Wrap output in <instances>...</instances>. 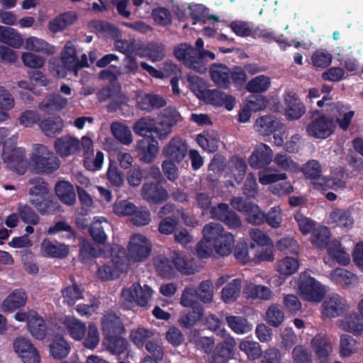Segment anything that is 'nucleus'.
I'll list each match as a JSON object with an SVG mask.
<instances>
[{"label":"nucleus","instance_id":"58836bf2","mask_svg":"<svg viewBox=\"0 0 363 363\" xmlns=\"http://www.w3.org/2000/svg\"><path fill=\"white\" fill-rule=\"evenodd\" d=\"M280 125L277 118L272 115H266L257 118L255 123L257 130L263 135H270L274 133Z\"/></svg>","mask_w":363,"mask_h":363},{"label":"nucleus","instance_id":"423d86ee","mask_svg":"<svg viewBox=\"0 0 363 363\" xmlns=\"http://www.w3.org/2000/svg\"><path fill=\"white\" fill-rule=\"evenodd\" d=\"M55 150L61 157H68L76 153L81 148L84 152V166L87 169L91 167L89 161V151L91 147V139L88 136L82 138V141L71 135H65L57 138L55 142Z\"/></svg>","mask_w":363,"mask_h":363},{"label":"nucleus","instance_id":"2f4dec72","mask_svg":"<svg viewBox=\"0 0 363 363\" xmlns=\"http://www.w3.org/2000/svg\"><path fill=\"white\" fill-rule=\"evenodd\" d=\"M24 48L32 52H40L47 55H54L57 52L55 45L50 44L43 38L29 36L23 40Z\"/></svg>","mask_w":363,"mask_h":363},{"label":"nucleus","instance_id":"4c0bfd02","mask_svg":"<svg viewBox=\"0 0 363 363\" xmlns=\"http://www.w3.org/2000/svg\"><path fill=\"white\" fill-rule=\"evenodd\" d=\"M340 328L346 332L359 336L363 332V323L357 313H352L341 320Z\"/></svg>","mask_w":363,"mask_h":363},{"label":"nucleus","instance_id":"3c124183","mask_svg":"<svg viewBox=\"0 0 363 363\" xmlns=\"http://www.w3.org/2000/svg\"><path fill=\"white\" fill-rule=\"evenodd\" d=\"M270 84L269 77L265 75H259L248 82L246 89L252 94L263 93L269 89Z\"/></svg>","mask_w":363,"mask_h":363},{"label":"nucleus","instance_id":"473e14b6","mask_svg":"<svg viewBox=\"0 0 363 363\" xmlns=\"http://www.w3.org/2000/svg\"><path fill=\"white\" fill-rule=\"evenodd\" d=\"M27 294L23 289H16L4 299L1 310L4 312H11L23 306L27 301Z\"/></svg>","mask_w":363,"mask_h":363},{"label":"nucleus","instance_id":"a19ab883","mask_svg":"<svg viewBox=\"0 0 363 363\" xmlns=\"http://www.w3.org/2000/svg\"><path fill=\"white\" fill-rule=\"evenodd\" d=\"M225 321L228 327L237 334H245L252 329V325L249 323L247 318L238 315H227Z\"/></svg>","mask_w":363,"mask_h":363},{"label":"nucleus","instance_id":"5701e85b","mask_svg":"<svg viewBox=\"0 0 363 363\" xmlns=\"http://www.w3.org/2000/svg\"><path fill=\"white\" fill-rule=\"evenodd\" d=\"M13 348L24 363H40V357L36 348L23 337L13 342Z\"/></svg>","mask_w":363,"mask_h":363},{"label":"nucleus","instance_id":"69168bd1","mask_svg":"<svg viewBox=\"0 0 363 363\" xmlns=\"http://www.w3.org/2000/svg\"><path fill=\"white\" fill-rule=\"evenodd\" d=\"M285 173H278L277 170L272 171L270 169H264L259 172V181L263 185L277 184L279 181L286 179Z\"/></svg>","mask_w":363,"mask_h":363},{"label":"nucleus","instance_id":"f257e3e1","mask_svg":"<svg viewBox=\"0 0 363 363\" xmlns=\"http://www.w3.org/2000/svg\"><path fill=\"white\" fill-rule=\"evenodd\" d=\"M208 72L213 84L222 89H230L232 84L235 86H241L247 81V74L240 66H234L231 70L223 63H213Z\"/></svg>","mask_w":363,"mask_h":363},{"label":"nucleus","instance_id":"680f3d73","mask_svg":"<svg viewBox=\"0 0 363 363\" xmlns=\"http://www.w3.org/2000/svg\"><path fill=\"white\" fill-rule=\"evenodd\" d=\"M213 284L210 280L202 281L197 289H195L196 295L205 303H211L213 300Z\"/></svg>","mask_w":363,"mask_h":363},{"label":"nucleus","instance_id":"de8ad7c7","mask_svg":"<svg viewBox=\"0 0 363 363\" xmlns=\"http://www.w3.org/2000/svg\"><path fill=\"white\" fill-rule=\"evenodd\" d=\"M40 127L47 136L54 137L62 131L63 121L59 116L54 118L45 119L40 122Z\"/></svg>","mask_w":363,"mask_h":363},{"label":"nucleus","instance_id":"2eb2a0df","mask_svg":"<svg viewBox=\"0 0 363 363\" xmlns=\"http://www.w3.org/2000/svg\"><path fill=\"white\" fill-rule=\"evenodd\" d=\"M152 294V289L145 284L141 286L139 283H133L128 289H123L121 292L123 298L128 303L135 302L137 305L145 307Z\"/></svg>","mask_w":363,"mask_h":363},{"label":"nucleus","instance_id":"774afa93","mask_svg":"<svg viewBox=\"0 0 363 363\" xmlns=\"http://www.w3.org/2000/svg\"><path fill=\"white\" fill-rule=\"evenodd\" d=\"M153 335L150 330L144 328L133 329L130 333V339L138 347H143L145 342Z\"/></svg>","mask_w":363,"mask_h":363},{"label":"nucleus","instance_id":"4d7b16f0","mask_svg":"<svg viewBox=\"0 0 363 363\" xmlns=\"http://www.w3.org/2000/svg\"><path fill=\"white\" fill-rule=\"evenodd\" d=\"M61 292L63 302L69 306L74 305L77 301L83 298V291L75 284L64 288Z\"/></svg>","mask_w":363,"mask_h":363},{"label":"nucleus","instance_id":"a211bd4d","mask_svg":"<svg viewBox=\"0 0 363 363\" xmlns=\"http://www.w3.org/2000/svg\"><path fill=\"white\" fill-rule=\"evenodd\" d=\"M218 333L223 337V340L218 342L213 350L212 357L214 361H228L233 359L235 356L236 341L227 334L225 329L219 330Z\"/></svg>","mask_w":363,"mask_h":363},{"label":"nucleus","instance_id":"b1692460","mask_svg":"<svg viewBox=\"0 0 363 363\" xmlns=\"http://www.w3.org/2000/svg\"><path fill=\"white\" fill-rule=\"evenodd\" d=\"M284 101L286 105L285 116L288 120H298L305 113V105L294 91H286Z\"/></svg>","mask_w":363,"mask_h":363},{"label":"nucleus","instance_id":"7ed1b4c3","mask_svg":"<svg viewBox=\"0 0 363 363\" xmlns=\"http://www.w3.org/2000/svg\"><path fill=\"white\" fill-rule=\"evenodd\" d=\"M203 240L212 245L216 253L228 256L232 252L235 244L234 236L225 230L218 223L206 224L203 228Z\"/></svg>","mask_w":363,"mask_h":363},{"label":"nucleus","instance_id":"09e8293b","mask_svg":"<svg viewBox=\"0 0 363 363\" xmlns=\"http://www.w3.org/2000/svg\"><path fill=\"white\" fill-rule=\"evenodd\" d=\"M75 20L76 16L74 13L72 12L65 13L50 21L48 24V28L52 33H57L73 23Z\"/></svg>","mask_w":363,"mask_h":363},{"label":"nucleus","instance_id":"9d476101","mask_svg":"<svg viewBox=\"0 0 363 363\" xmlns=\"http://www.w3.org/2000/svg\"><path fill=\"white\" fill-rule=\"evenodd\" d=\"M297 286L301 296L306 301L320 302L325 294L322 284L312 277L308 271L300 274Z\"/></svg>","mask_w":363,"mask_h":363},{"label":"nucleus","instance_id":"ddd939ff","mask_svg":"<svg viewBox=\"0 0 363 363\" xmlns=\"http://www.w3.org/2000/svg\"><path fill=\"white\" fill-rule=\"evenodd\" d=\"M336 125L332 117L322 114L313 119L306 126L309 136L318 139H326L335 132Z\"/></svg>","mask_w":363,"mask_h":363},{"label":"nucleus","instance_id":"dca6fc26","mask_svg":"<svg viewBox=\"0 0 363 363\" xmlns=\"http://www.w3.org/2000/svg\"><path fill=\"white\" fill-rule=\"evenodd\" d=\"M126 335L104 337L102 345L111 354L118 359H125L130 356V345Z\"/></svg>","mask_w":363,"mask_h":363},{"label":"nucleus","instance_id":"4468645a","mask_svg":"<svg viewBox=\"0 0 363 363\" xmlns=\"http://www.w3.org/2000/svg\"><path fill=\"white\" fill-rule=\"evenodd\" d=\"M152 245L148 239L140 234H135L130 238L128 252L131 259L142 262L150 255Z\"/></svg>","mask_w":363,"mask_h":363},{"label":"nucleus","instance_id":"a878e982","mask_svg":"<svg viewBox=\"0 0 363 363\" xmlns=\"http://www.w3.org/2000/svg\"><path fill=\"white\" fill-rule=\"evenodd\" d=\"M187 152V145L179 138H173L164 147L162 153L169 160L179 163L185 157Z\"/></svg>","mask_w":363,"mask_h":363},{"label":"nucleus","instance_id":"5fc2aeb1","mask_svg":"<svg viewBox=\"0 0 363 363\" xmlns=\"http://www.w3.org/2000/svg\"><path fill=\"white\" fill-rule=\"evenodd\" d=\"M247 207V209L245 210L244 215L245 216L246 220L249 223L259 225L264 223V219H266L265 213L257 205L251 203V204Z\"/></svg>","mask_w":363,"mask_h":363},{"label":"nucleus","instance_id":"393cba45","mask_svg":"<svg viewBox=\"0 0 363 363\" xmlns=\"http://www.w3.org/2000/svg\"><path fill=\"white\" fill-rule=\"evenodd\" d=\"M104 337L126 335L127 330L121 318L115 313H108L101 319Z\"/></svg>","mask_w":363,"mask_h":363},{"label":"nucleus","instance_id":"052dcab7","mask_svg":"<svg viewBox=\"0 0 363 363\" xmlns=\"http://www.w3.org/2000/svg\"><path fill=\"white\" fill-rule=\"evenodd\" d=\"M240 350L244 352L249 359H256L261 357L262 352L258 342L244 340L240 343Z\"/></svg>","mask_w":363,"mask_h":363},{"label":"nucleus","instance_id":"c85d7f7f","mask_svg":"<svg viewBox=\"0 0 363 363\" xmlns=\"http://www.w3.org/2000/svg\"><path fill=\"white\" fill-rule=\"evenodd\" d=\"M311 345L320 363H328L333 347L330 340L325 335L317 334L311 341Z\"/></svg>","mask_w":363,"mask_h":363},{"label":"nucleus","instance_id":"e433bc0d","mask_svg":"<svg viewBox=\"0 0 363 363\" xmlns=\"http://www.w3.org/2000/svg\"><path fill=\"white\" fill-rule=\"evenodd\" d=\"M70 336L76 340H82L86 334V328L84 323L71 316L65 317L62 321Z\"/></svg>","mask_w":363,"mask_h":363},{"label":"nucleus","instance_id":"7c9ffc66","mask_svg":"<svg viewBox=\"0 0 363 363\" xmlns=\"http://www.w3.org/2000/svg\"><path fill=\"white\" fill-rule=\"evenodd\" d=\"M179 315V325L185 329H191L203 315V307L201 304H196L194 307H186Z\"/></svg>","mask_w":363,"mask_h":363},{"label":"nucleus","instance_id":"49530a36","mask_svg":"<svg viewBox=\"0 0 363 363\" xmlns=\"http://www.w3.org/2000/svg\"><path fill=\"white\" fill-rule=\"evenodd\" d=\"M113 135L122 144L130 145L132 141V133L129 128L120 122H113L111 125Z\"/></svg>","mask_w":363,"mask_h":363},{"label":"nucleus","instance_id":"a18cd8bd","mask_svg":"<svg viewBox=\"0 0 363 363\" xmlns=\"http://www.w3.org/2000/svg\"><path fill=\"white\" fill-rule=\"evenodd\" d=\"M69 343L61 336H56L50 345V352L55 359L66 357L70 352Z\"/></svg>","mask_w":363,"mask_h":363},{"label":"nucleus","instance_id":"20e7f679","mask_svg":"<svg viewBox=\"0 0 363 363\" xmlns=\"http://www.w3.org/2000/svg\"><path fill=\"white\" fill-rule=\"evenodd\" d=\"M60 60L63 67H57L55 69L56 75L60 78L67 76V71L72 72L78 77L81 69L89 67L86 55L82 54L79 58L76 47L72 41H68L65 44L60 54Z\"/></svg>","mask_w":363,"mask_h":363},{"label":"nucleus","instance_id":"37998d69","mask_svg":"<svg viewBox=\"0 0 363 363\" xmlns=\"http://www.w3.org/2000/svg\"><path fill=\"white\" fill-rule=\"evenodd\" d=\"M242 281L240 279H234L228 283L222 289L221 297L225 303L235 301L240 296Z\"/></svg>","mask_w":363,"mask_h":363},{"label":"nucleus","instance_id":"13d9d810","mask_svg":"<svg viewBox=\"0 0 363 363\" xmlns=\"http://www.w3.org/2000/svg\"><path fill=\"white\" fill-rule=\"evenodd\" d=\"M357 340L349 335L340 336V353L342 357H347L357 352Z\"/></svg>","mask_w":363,"mask_h":363},{"label":"nucleus","instance_id":"f03ea898","mask_svg":"<svg viewBox=\"0 0 363 363\" xmlns=\"http://www.w3.org/2000/svg\"><path fill=\"white\" fill-rule=\"evenodd\" d=\"M175 57L188 68L199 73L203 74L207 70V61L206 57L214 60L216 55L213 52L203 50L198 52L196 49L187 43L179 44L174 51Z\"/></svg>","mask_w":363,"mask_h":363},{"label":"nucleus","instance_id":"1a4fd4ad","mask_svg":"<svg viewBox=\"0 0 363 363\" xmlns=\"http://www.w3.org/2000/svg\"><path fill=\"white\" fill-rule=\"evenodd\" d=\"M30 187L28 190L30 203L41 213L49 212L52 201L48 196V184L41 177H36L28 181Z\"/></svg>","mask_w":363,"mask_h":363},{"label":"nucleus","instance_id":"f3484780","mask_svg":"<svg viewBox=\"0 0 363 363\" xmlns=\"http://www.w3.org/2000/svg\"><path fill=\"white\" fill-rule=\"evenodd\" d=\"M211 217L223 222L230 229H238L242 225L239 216L225 203H220L213 206L211 209Z\"/></svg>","mask_w":363,"mask_h":363},{"label":"nucleus","instance_id":"c9c22d12","mask_svg":"<svg viewBox=\"0 0 363 363\" xmlns=\"http://www.w3.org/2000/svg\"><path fill=\"white\" fill-rule=\"evenodd\" d=\"M68 101L60 94L49 95L39 104V108L44 112L58 111L67 106Z\"/></svg>","mask_w":363,"mask_h":363},{"label":"nucleus","instance_id":"f8f14e48","mask_svg":"<svg viewBox=\"0 0 363 363\" xmlns=\"http://www.w3.org/2000/svg\"><path fill=\"white\" fill-rule=\"evenodd\" d=\"M1 157L6 167L18 174H23L28 167L26 151L22 147L10 149L4 145Z\"/></svg>","mask_w":363,"mask_h":363},{"label":"nucleus","instance_id":"bf43d9fd","mask_svg":"<svg viewBox=\"0 0 363 363\" xmlns=\"http://www.w3.org/2000/svg\"><path fill=\"white\" fill-rule=\"evenodd\" d=\"M174 269L184 274H192L194 269L190 262L181 254L173 252L171 255Z\"/></svg>","mask_w":363,"mask_h":363},{"label":"nucleus","instance_id":"aec40b11","mask_svg":"<svg viewBox=\"0 0 363 363\" xmlns=\"http://www.w3.org/2000/svg\"><path fill=\"white\" fill-rule=\"evenodd\" d=\"M136 152L139 159L145 163H151L155 159L159 151L157 140L153 135L139 140L136 144Z\"/></svg>","mask_w":363,"mask_h":363},{"label":"nucleus","instance_id":"6ab92c4d","mask_svg":"<svg viewBox=\"0 0 363 363\" xmlns=\"http://www.w3.org/2000/svg\"><path fill=\"white\" fill-rule=\"evenodd\" d=\"M128 268L125 259L115 257L108 263L99 267L96 274L101 280H113L118 278L121 273L127 272Z\"/></svg>","mask_w":363,"mask_h":363},{"label":"nucleus","instance_id":"4be33fe9","mask_svg":"<svg viewBox=\"0 0 363 363\" xmlns=\"http://www.w3.org/2000/svg\"><path fill=\"white\" fill-rule=\"evenodd\" d=\"M322 306V313L328 318L340 316L347 308L345 299L337 294H332L326 296Z\"/></svg>","mask_w":363,"mask_h":363},{"label":"nucleus","instance_id":"c756f323","mask_svg":"<svg viewBox=\"0 0 363 363\" xmlns=\"http://www.w3.org/2000/svg\"><path fill=\"white\" fill-rule=\"evenodd\" d=\"M166 105V99L162 96L154 93H147L138 96L137 99V107L147 112L160 109Z\"/></svg>","mask_w":363,"mask_h":363},{"label":"nucleus","instance_id":"603ef678","mask_svg":"<svg viewBox=\"0 0 363 363\" xmlns=\"http://www.w3.org/2000/svg\"><path fill=\"white\" fill-rule=\"evenodd\" d=\"M156 270L163 278L170 279L175 274V269L172 259L164 256H159L155 261Z\"/></svg>","mask_w":363,"mask_h":363},{"label":"nucleus","instance_id":"cd10ccee","mask_svg":"<svg viewBox=\"0 0 363 363\" xmlns=\"http://www.w3.org/2000/svg\"><path fill=\"white\" fill-rule=\"evenodd\" d=\"M69 252L68 245L58 242H52L45 238L40 243V253L43 257L49 258H65Z\"/></svg>","mask_w":363,"mask_h":363},{"label":"nucleus","instance_id":"bb28decb","mask_svg":"<svg viewBox=\"0 0 363 363\" xmlns=\"http://www.w3.org/2000/svg\"><path fill=\"white\" fill-rule=\"evenodd\" d=\"M272 157L273 152L269 146L262 143L255 148L248 159V162L253 169H262L270 164Z\"/></svg>","mask_w":363,"mask_h":363},{"label":"nucleus","instance_id":"6e6d98bb","mask_svg":"<svg viewBox=\"0 0 363 363\" xmlns=\"http://www.w3.org/2000/svg\"><path fill=\"white\" fill-rule=\"evenodd\" d=\"M178 215L172 214L161 219L158 225V231L162 235H171L175 232L179 224Z\"/></svg>","mask_w":363,"mask_h":363},{"label":"nucleus","instance_id":"0eeeda50","mask_svg":"<svg viewBox=\"0 0 363 363\" xmlns=\"http://www.w3.org/2000/svg\"><path fill=\"white\" fill-rule=\"evenodd\" d=\"M110 226L104 217L95 216L92 220V257L111 255V247L107 243L105 228Z\"/></svg>","mask_w":363,"mask_h":363},{"label":"nucleus","instance_id":"72a5a7b5","mask_svg":"<svg viewBox=\"0 0 363 363\" xmlns=\"http://www.w3.org/2000/svg\"><path fill=\"white\" fill-rule=\"evenodd\" d=\"M0 42L13 48L18 49L23 45V38L16 29L0 26Z\"/></svg>","mask_w":363,"mask_h":363},{"label":"nucleus","instance_id":"0e129e2a","mask_svg":"<svg viewBox=\"0 0 363 363\" xmlns=\"http://www.w3.org/2000/svg\"><path fill=\"white\" fill-rule=\"evenodd\" d=\"M266 315L269 324L274 327H279L284 320V314L279 305L269 307Z\"/></svg>","mask_w":363,"mask_h":363},{"label":"nucleus","instance_id":"412c9836","mask_svg":"<svg viewBox=\"0 0 363 363\" xmlns=\"http://www.w3.org/2000/svg\"><path fill=\"white\" fill-rule=\"evenodd\" d=\"M141 195L149 203L161 204L168 198L166 189L158 182H145L141 189Z\"/></svg>","mask_w":363,"mask_h":363},{"label":"nucleus","instance_id":"6e6552de","mask_svg":"<svg viewBox=\"0 0 363 363\" xmlns=\"http://www.w3.org/2000/svg\"><path fill=\"white\" fill-rule=\"evenodd\" d=\"M182 121V117L177 109L168 106L162 111L157 120L152 121L153 134L158 139L164 140L172 133V128Z\"/></svg>","mask_w":363,"mask_h":363},{"label":"nucleus","instance_id":"864d4df0","mask_svg":"<svg viewBox=\"0 0 363 363\" xmlns=\"http://www.w3.org/2000/svg\"><path fill=\"white\" fill-rule=\"evenodd\" d=\"M299 268V262L297 259L291 257H286L277 262V270L282 275L289 276Z\"/></svg>","mask_w":363,"mask_h":363},{"label":"nucleus","instance_id":"f704fd0d","mask_svg":"<svg viewBox=\"0 0 363 363\" xmlns=\"http://www.w3.org/2000/svg\"><path fill=\"white\" fill-rule=\"evenodd\" d=\"M329 218L337 226L346 230L351 229L354 225V218L349 209L335 208L330 212Z\"/></svg>","mask_w":363,"mask_h":363},{"label":"nucleus","instance_id":"ea45409f","mask_svg":"<svg viewBox=\"0 0 363 363\" xmlns=\"http://www.w3.org/2000/svg\"><path fill=\"white\" fill-rule=\"evenodd\" d=\"M56 194L65 204L73 205L76 201L74 186L68 182L60 181L55 186Z\"/></svg>","mask_w":363,"mask_h":363},{"label":"nucleus","instance_id":"338daca9","mask_svg":"<svg viewBox=\"0 0 363 363\" xmlns=\"http://www.w3.org/2000/svg\"><path fill=\"white\" fill-rule=\"evenodd\" d=\"M18 211L23 222L30 225H36L39 222L38 214L31 207L26 204L19 203Z\"/></svg>","mask_w":363,"mask_h":363},{"label":"nucleus","instance_id":"79ce46f5","mask_svg":"<svg viewBox=\"0 0 363 363\" xmlns=\"http://www.w3.org/2000/svg\"><path fill=\"white\" fill-rule=\"evenodd\" d=\"M32 314L31 319L28 320V328L32 336L38 340H43L47 332L45 320L37 313Z\"/></svg>","mask_w":363,"mask_h":363},{"label":"nucleus","instance_id":"9b49d317","mask_svg":"<svg viewBox=\"0 0 363 363\" xmlns=\"http://www.w3.org/2000/svg\"><path fill=\"white\" fill-rule=\"evenodd\" d=\"M92 26L99 29L100 31L109 35L112 38L115 39L114 47L116 50L120 52L128 55L135 51V40L130 39H118L121 36L119 29L110 23L104 21L96 22L92 21Z\"/></svg>","mask_w":363,"mask_h":363},{"label":"nucleus","instance_id":"c03bdc74","mask_svg":"<svg viewBox=\"0 0 363 363\" xmlns=\"http://www.w3.org/2000/svg\"><path fill=\"white\" fill-rule=\"evenodd\" d=\"M243 292L247 298L269 300L272 297L271 289L262 285L248 284L244 288Z\"/></svg>","mask_w":363,"mask_h":363},{"label":"nucleus","instance_id":"e2e57ef3","mask_svg":"<svg viewBox=\"0 0 363 363\" xmlns=\"http://www.w3.org/2000/svg\"><path fill=\"white\" fill-rule=\"evenodd\" d=\"M21 60L23 65L32 69H40L46 62L44 57L30 52H24L21 55Z\"/></svg>","mask_w":363,"mask_h":363},{"label":"nucleus","instance_id":"8fccbe9b","mask_svg":"<svg viewBox=\"0 0 363 363\" xmlns=\"http://www.w3.org/2000/svg\"><path fill=\"white\" fill-rule=\"evenodd\" d=\"M313 184L317 189L327 190L331 189L335 191L343 190L346 187V182L341 179L334 177H325L321 179L320 182H313Z\"/></svg>","mask_w":363,"mask_h":363},{"label":"nucleus","instance_id":"39448f33","mask_svg":"<svg viewBox=\"0 0 363 363\" xmlns=\"http://www.w3.org/2000/svg\"><path fill=\"white\" fill-rule=\"evenodd\" d=\"M28 166L37 173H51L60 167V162L46 146L35 144L30 155Z\"/></svg>","mask_w":363,"mask_h":363}]
</instances>
